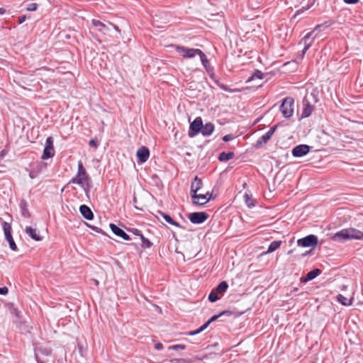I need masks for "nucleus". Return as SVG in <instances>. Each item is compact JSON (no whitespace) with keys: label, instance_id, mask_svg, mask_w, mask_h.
Masks as SVG:
<instances>
[{"label":"nucleus","instance_id":"nucleus-1","mask_svg":"<svg viewBox=\"0 0 363 363\" xmlns=\"http://www.w3.org/2000/svg\"><path fill=\"white\" fill-rule=\"evenodd\" d=\"M332 239L344 242L348 240H363V231L354 228H347L335 233Z\"/></svg>","mask_w":363,"mask_h":363},{"label":"nucleus","instance_id":"nucleus-2","mask_svg":"<svg viewBox=\"0 0 363 363\" xmlns=\"http://www.w3.org/2000/svg\"><path fill=\"white\" fill-rule=\"evenodd\" d=\"M175 50L184 57V58H193L196 55H199L202 65L207 69L209 66V62L207 59L205 53L200 49L197 48H189L184 46L176 45Z\"/></svg>","mask_w":363,"mask_h":363},{"label":"nucleus","instance_id":"nucleus-3","mask_svg":"<svg viewBox=\"0 0 363 363\" xmlns=\"http://www.w3.org/2000/svg\"><path fill=\"white\" fill-rule=\"evenodd\" d=\"M69 182L81 186L84 189L86 196L89 197L90 189L89 177L82 161L78 162L77 174L70 180Z\"/></svg>","mask_w":363,"mask_h":363},{"label":"nucleus","instance_id":"nucleus-4","mask_svg":"<svg viewBox=\"0 0 363 363\" xmlns=\"http://www.w3.org/2000/svg\"><path fill=\"white\" fill-rule=\"evenodd\" d=\"M294 100L292 97L285 98L280 106V111L283 116L289 118L294 113Z\"/></svg>","mask_w":363,"mask_h":363},{"label":"nucleus","instance_id":"nucleus-5","mask_svg":"<svg viewBox=\"0 0 363 363\" xmlns=\"http://www.w3.org/2000/svg\"><path fill=\"white\" fill-rule=\"evenodd\" d=\"M2 227L4 233L5 239L9 242V247L11 248V250L16 251L18 250V247L11 235L12 228L11 224L8 222L3 221Z\"/></svg>","mask_w":363,"mask_h":363},{"label":"nucleus","instance_id":"nucleus-6","mask_svg":"<svg viewBox=\"0 0 363 363\" xmlns=\"http://www.w3.org/2000/svg\"><path fill=\"white\" fill-rule=\"evenodd\" d=\"M92 24L98 28V30L104 34H108V33L113 28L120 33V30L118 27L110 22H108V24H105L98 20L93 19L92 20Z\"/></svg>","mask_w":363,"mask_h":363},{"label":"nucleus","instance_id":"nucleus-7","mask_svg":"<svg viewBox=\"0 0 363 363\" xmlns=\"http://www.w3.org/2000/svg\"><path fill=\"white\" fill-rule=\"evenodd\" d=\"M203 128V121L201 117H196L193 122L190 123L188 135L189 138H194L201 131Z\"/></svg>","mask_w":363,"mask_h":363},{"label":"nucleus","instance_id":"nucleus-8","mask_svg":"<svg viewBox=\"0 0 363 363\" xmlns=\"http://www.w3.org/2000/svg\"><path fill=\"white\" fill-rule=\"evenodd\" d=\"M54 155L55 150L53 146V138L52 137H48L45 141V145L43 155L41 156V159L47 160L48 158L52 157Z\"/></svg>","mask_w":363,"mask_h":363},{"label":"nucleus","instance_id":"nucleus-9","mask_svg":"<svg viewBox=\"0 0 363 363\" xmlns=\"http://www.w3.org/2000/svg\"><path fill=\"white\" fill-rule=\"evenodd\" d=\"M318 244V238L315 235H308L297 240V245L303 247H315Z\"/></svg>","mask_w":363,"mask_h":363},{"label":"nucleus","instance_id":"nucleus-10","mask_svg":"<svg viewBox=\"0 0 363 363\" xmlns=\"http://www.w3.org/2000/svg\"><path fill=\"white\" fill-rule=\"evenodd\" d=\"M208 217V214L206 212H194L188 215V218L194 224L203 223Z\"/></svg>","mask_w":363,"mask_h":363},{"label":"nucleus","instance_id":"nucleus-11","mask_svg":"<svg viewBox=\"0 0 363 363\" xmlns=\"http://www.w3.org/2000/svg\"><path fill=\"white\" fill-rule=\"evenodd\" d=\"M277 128V125L272 127L264 135H263L257 140L255 147L256 148H259L262 146L263 144H266L271 139Z\"/></svg>","mask_w":363,"mask_h":363},{"label":"nucleus","instance_id":"nucleus-12","mask_svg":"<svg viewBox=\"0 0 363 363\" xmlns=\"http://www.w3.org/2000/svg\"><path fill=\"white\" fill-rule=\"evenodd\" d=\"M322 26L321 25H318L317 26L314 30L311 32H309L300 41V43H303L305 44V46L302 50V52H301V58H303L306 52H307V50L311 48V46L312 45V43H313V40L310 43H308V40H309V38H311V36L312 35L313 33L315 32V30H317L318 28H320Z\"/></svg>","mask_w":363,"mask_h":363},{"label":"nucleus","instance_id":"nucleus-13","mask_svg":"<svg viewBox=\"0 0 363 363\" xmlns=\"http://www.w3.org/2000/svg\"><path fill=\"white\" fill-rule=\"evenodd\" d=\"M311 147L308 145H298L293 148L292 155L295 157H301L308 153Z\"/></svg>","mask_w":363,"mask_h":363},{"label":"nucleus","instance_id":"nucleus-14","mask_svg":"<svg viewBox=\"0 0 363 363\" xmlns=\"http://www.w3.org/2000/svg\"><path fill=\"white\" fill-rule=\"evenodd\" d=\"M221 317L220 313L218 315H215L212 316L207 322H206L202 326H201L199 329L193 331H189L186 333L187 335L193 336L196 335L202 331H203L205 329L208 328V326L213 322L216 321L218 318Z\"/></svg>","mask_w":363,"mask_h":363},{"label":"nucleus","instance_id":"nucleus-15","mask_svg":"<svg viewBox=\"0 0 363 363\" xmlns=\"http://www.w3.org/2000/svg\"><path fill=\"white\" fill-rule=\"evenodd\" d=\"M136 155L138 158V162L144 163L150 157L149 149L145 146H142L138 150Z\"/></svg>","mask_w":363,"mask_h":363},{"label":"nucleus","instance_id":"nucleus-16","mask_svg":"<svg viewBox=\"0 0 363 363\" xmlns=\"http://www.w3.org/2000/svg\"><path fill=\"white\" fill-rule=\"evenodd\" d=\"M110 228L116 235L123 238V240H129L130 239V236L123 229L118 227L116 225L111 223Z\"/></svg>","mask_w":363,"mask_h":363},{"label":"nucleus","instance_id":"nucleus-17","mask_svg":"<svg viewBox=\"0 0 363 363\" xmlns=\"http://www.w3.org/2000/svg\"><path fill=\"white\" fill-rule=\"evenodd\" d=\"M191 198L194 200V203L199 206H203L210 201V197L201 194H191Z\"/></svg>","mask_w":363,"mask_h":363},{"label":"nucleus","instance_id":"nucleus-18","mask_svg":"<svg viewBox=\"0 0 363 363\" xmlns=\"http://www.w3.org/2000/svg\"><path fill=\"white\" fill-rule=\"evenodd\" d=\"M79 212L82 216L86 220H91L94 218V213L91 208L86 205H82L79 207Z\"/></svg>","mask_w":363,"mask_h":363},{"label":"nucleus","instance_id":"nucleus-19","mask_svg":"<svg viewBox=\"0 0 363 363\" xmlns=\"http://www.w3.org/2000/svg\"><path fill=\"white\" fill-rule=\"evenodd\" d=\"M202 186L203 182L201 179L196 176L191 184V195L196 194L197 192L201 189Z\"/></svg>","mask_w":363,"mask_h":363},{"label":"nucleus","instance_id":"nucleus-20","mask_svg":"<svg viewBox=\"0 0 363 363\" xmlns=\"http://www.w3.org/2000/svg\"><path fill=\"white\" fill-rule=\"evenodd\" d=\"M321 271L319 269H314L307 273L306 276L301 278V282H307L316 278L320 274Z\"/></svg>","mask_w":363,"mask_h":363},{"label":"nucleus","instance_id":"nucleus-21","mask_svg":"<svg viewBox=\"0 0 363 363\" xmlns=\"http://www.w3.org/2000/svg\"><path fill=\"white\" fill-rule=\"evenodd\" d=\"M25 232L33 240H34L35 241L42 240V238L38 235L37 230L35 228H33L32 227L27 226L25 229Z\"/></svg>","mask_w":363,"mask_h":363},{"label":"nucleus","instance_id":"nucleus-22","mask_svg":"<svg viewBox=\"0 0 363 363\" xmlns=\"http://www.w3.org/2000/svg\"><path fill=\"white\" fill-rule=\"evenodd\" d=\"M213 130L214 125L212 123H206L205 125L203 124L201 133L203 136H209L213 133Z\"/></svg>","mask_w":363,"mask_h":363},{"label":"nucleus","instance_id":"nucleus-23","mask_svg":"<svg viewBox=\"0 0 363 363\" xmlns=\"http://www.w3.org/2000/svg\"><path fill=\"white\" fill-rule=\"evenodd\" d=\"M158 213L164 218V220L170 225H174L177 228H182V225L177 221H174L172 217L162 211H158Z\"/></svg>","mask_w":363,"mask_h":363},{"label":"nucleus","instance_id":"nucleus-24","mask_svg":"<svg viewBox=\"0 0 363 363\" xmlns=\"http://www.w3.org/2000/svg\"><path fill=\"white\" fill-rule=\"evenodd\" d=\"M336 299L339 303L345 306H351L353 302V298H347L342 294H338Z\"/></svg>","mask_w":363,"mask_h":363},{"label":"nucleus","instance_id":"nucleus-25","mask_svg":"<svg viewBox=\"0 0 363 363\" xmlns=\"http://www.w3.org/2000/svg\"><path fill=\"white\" fill-rule=\"evenodd\" d=\"M234 155H235L233 152H223L219 154L218 160L220 162L228 161L229 160L233 159L234 157Z\"/></svg>","mask_w":363,"mask_h":363},{"label":"nucleus","instance_id":"nucleus-26","mask_svg":"<svg viewBox=\"0 0 363 363\" xmlns=\"http://www.w3.org/2000/svg\"><path fill=\"white\" fill-rule=\"evenodd\" d=\"M228 284L225 281H221L214 289L217 294H223L228 289Z\"/></svg>","mask_w":363,"mask_h":363},{"label":"nucleus","instance_id":"nucleus-27","mask_svg":"<svg viewBox=\"0 0 363 363\" xmlns=\"http://www.w3.org/2000/svg\"><path fill=\"white\" fill-rule=\"evenodd\" d=\"M20 208L21 211V215L25 218L30 216V213L28 209V204L25 200H22L20 203Z\"/></svg>","mask_w":363,"mask_h":363},{"label":"nucleus","instance_id":"nucleus-28","mask_svg":"<svg viewBox=\"0 0 363 363\" xmlns=\"http://www.w3.org/2000/svg\"><path fill=\"white\" fill-rule=\"evenodd\" d=\"M313 111V106L309 104H304V108L301 113L302 118H307L311 116Z\"/></svg>","mask_w":363,"mask_h":363},{"label":"nucleus","instance_id":"nucleus-29","mask_svg":"<svg viewBox=\"0 0 363 363\" xmlns=\"http://www.w3.org/2000/svg\"><path fill=\"white\" fill-rule=\"evenodd\" d=\"M244 201L245 204L249 208H252L255 206L256 201L252 198L251 194H245L244 195Z\"/></svg>","mask_w":363,"mask_h":363},{"label":"nucleus","instance_id":"nucleus-30","mask_svg":"<svg viewBox=\"0 0 363 363\" xmlns=\"http://www.w3.org/2000/svg\"><path fill=\"white\" fill-rule=\"evenodd\" d=\"M281 241L274 240L272 242L268 247L267 253H271L277 250L281 245Z\"/></svg>","mask_w":363,"mask_h":363},{"label":"nucleus","instance_id":"nucleus-31","mask_svg":"<svg viewBox=\"0 0 363 363\" xmlns=\"http://www.w3.org/2000/svg\"><path fill=\"white\" fill-rule=\"evenodd\" d=\"M264 77V74L259 71V70H256L250 77H249L247 82H250L255 79H263Z\"/></svg>","mask_w":363,"mask_h":363},{"label":"nucleus","instance_id":"nucleus-32","mask_svg":"<svg viewBox=\"0 0 363 363\" xmlns=\"http://www.w3.org/2000/svg\"><path fill=\"white\" fill-rule=\"evenodd\" d=\"M140 239L143 248H149L152 245V243L148 239L145 238L143 235H140Z\"/></svg>","mask_w":363,"mask_h":363},{"label":"nucleus","instance_id":"nucleus-33","mask_svg":"<svg viewBox=\"0 0 363 363\" xmlns=\"http://www.w3.org/2000/svg\"><path fill=\"white\" fill-rule=\"evenodd\" d=\"M219 299L217 292L213 289L208 295V300L213 303Z\"/></svg>","mask_w":363,"mask_h":363},{"label":"nucleus","instance_id":"nucleus-34","mask_svg":"<svg viewBox=\"0 0 363 363\" xmlns=\"http://www.w3.org/2000/svg\"><path fill=\"white\" fill-rule=\"evenodd\" d=\"M216 83L223 91H228V92H234V91H235V89H231L228 86H226V85H225V84H223L222 83H220L218 82H216Z\"/></svg>","mask_w":363,"mask_h":363},{"label":"nucleus","instance_id":"nucleus-35","mask_svg":"<svg viewBox=\"0 0 363 363\" xmlns=\"http://www.w3.org/2000/svg\"><path fill=\"white\" fill-rule=\"evenodd\" d=\"M185 348H186V346L184 345H182V344L174 345L172 346H169V350H184Z\"/></svg>","mask_w":363,"mask_h":363},{"label":"nucleus","instance_id":"nucleus-36","mask_svg":"<svg viewBox=\"0 0 363 363\" xmlns=\"http://www.w3.org/2000/svg\"><path fill=\"white\" fill-rule=\"evenodd\" d=\"M89 145L91 147L96 148L99 146L98 141L96 138L91 139L89 142Z\"/></svg>","mask_w":363,"mask_h":363},{"label":"nucleus","instance_id":"nucleus-37","mask_svg":"<svg viewBox=\"0 0 363 363\" xmlns=\"http://www.w3.org/2000/svg\"><path fill=\"white\" fill-rule=\"evenodd\" d=\"M37 4L35 3L30 4L27 8V10L29 11H34L37 9Z\"/></svg>","mask_w":363,"mask_h":363},{"label":"nucleus","instance_id":"nucleus-38","mask_svg":"<svg viewBox=\"0 0 363 363\" xmlns=\"http://www.w3.org/2000/svg\"><path fill=\"white\" fill-rule=\"evenodd\" d=\"M233 135L232 134L225 135L223 137V140L225 142H228L233 138Z\"/></svg>","mask_w":363,"mask_h":363},{"label":"nucleus","instance_id":"nucleus-39","mask_svg":"<svg viewBox=\"0 0 363 363\" xmlns=\"http://www.w3.org/2000/svg\"><path fill=\"white\" fill-rule=\"evenodd\" d=\"M130 231L132 232L134 235H138L140 237V235H143L141 233V231L138 229L133 228V229L130 230Z\"/></svg>","mask_w":363,"mask_h":363},{"label":"nucleus","instance_id":"nucleus-40","mask_svg":"<svg viewBox=\"0 0 363 363\" xmlns=\"http://www.w3.org/2000/svg\"><path fill=\"white\" fill-rule=\"evenodd\" d=\"M9 290L7 287H0V295H6L7 294Z\"/></svg>","mask_w":363,"mask_h":363},{"label":"nucleus","instance_id":"nucleus-41","mask_svg":"<svg viewBox=\"0 0 363 363\" xmlns=\"http://www.w3.org/2000/svg\"><path fill=\"white\" fill-rule=\"evenodd\" d=\"M347 4H354L359 1V0H343Z\"/></svg>","mask_w":363,"mask_h":363},{"label":"nucleus","instance_id":"nucleus-42","mask_svg":"<svg viewBox=\"0 0 363 363\" xmlns=\"http://www.w3.org/2000/svg\"><path fill=\"white\" fill-rule=\"evenodd\" d=\"M155 348L156 350H162V348H163V345H162V343H160V342H157V343H156V344H155Z\"/></svg>","mask_w":363,"mask_h":363},{"label":"nucleus","instance_id":"nucleus-43","mask_svg":"<svg viewBox=\"0 0 363 363\" xmlns=\"http://www.w3.org/2000/svg\"><path fill=\"white\" fill-rule=\"evenodd\" d=\"M26 16H20V17L18 18V23H19V24L23 23L26 21Z\"/></svg>","mask_w":363,"mask_h":363},{"label":"nucleus","instance_id":"nucleus-44","mask_svg":"<svg viewBox=\"0 0 363 363\" xmlns=\"http://www.w3.org/2000/svg\"><path fill=\"white\" fill-rule=\"evenodd\" d=\"M89 228H91V229H93L94 231L97 232V233H101L102 232V230L98 227H95V226H91V225H88Z\"/></svg>","mask_w":363,"mask_h":363},{"label":"nucleus","instance_id":"nucleus-45","mask_svg":"<svg viewBox=\"0 0 363 363\" xmlns=\"http://www.w3.org/2000/svg\"><path fill=\"white\" fill-rule=\"evenodd\" d=\"M232 314V312L230 311H223L221 313H220V316L222 315H230Z\"/></svg>","mask_w":363,"mask_h":363},{"label":"nucleus","instance_id":"nucleus-46","mask_svg":"<svg viewBox=\"0 0 363 363\" xmlns=\"http://www.w3.org/2000/svg\"><path fill=\"white\" fill-rule=\"evenodd\" d=\"M96 286H98L99 284V282L98 280L95 279H92L91 280Z\"/></svg>","mask_w":363,"mask_h":363},{"label":"nucleus","instance_id":"nucleus-47","mask_svg":"<svg viewBox=\"0 0 363 363\" xmlns=\"http://www.w3.org/2000/svg\"><path fill=\"white\" fill-rule=\"evenodd\" d=\"M4 13H6V9L4 8H0V14L4 15Z\"/></svg>","mask_w":363,"mask_h":363},{"label":"nucleus","instance_id":"nucleus-48","mask_svg":"<svg viewBox=\"0 0 363 363\" xmlns=\"http://www.w3.org/2000/svg\"><path fill=\"white\" fill-rule=\"evenodd\" d=\"M204 195H206V197H210V199H211L212 197V193L208 191L206 194H205Z\"/></svg>","mask_w":363,"mask_h":363},{"label":"nucleus","instance_id":"nucleus-49","mask_svg":"<svg viewBox=\"0 0 363 363\" xmlns=\"http://www.w3.org/2000/svg\"><path fill=\"white\" fill-rule=\"evenodd\" d=\"M29 176H30V177L31 179H33V178H35V174H33V172H30Z\"/></svg>","mask_w":363,"mask_h":363},{"label":"nucleus","instance_id":"nucleus-50","mask_svg":"<svg viewBox=\"0 0 363 363\" xmlns=\"http://www.w3.org/2000/svg\"><path fill=\"white\" fill-rule=\"evenodd\" d=\"M347 289V286L343 285L341 288L342 290H345Z\"/></svg>","mask_w":363,"mask_h":363},{"label":"nucleus","instance_id":"nucleus-51","mask_svg":"<svg viewBox=\"0 0 363 363\" xmlns=\"http://www.w3.org/2000/svg\"><path fill=\"white\" fill-rule=\"evenodd\" d=\"M292 252H293V250H289V251L288 252V254L289 255V254H291Z\"/></svg>","mask_w":363,"mask_h":363}]
</instances>
